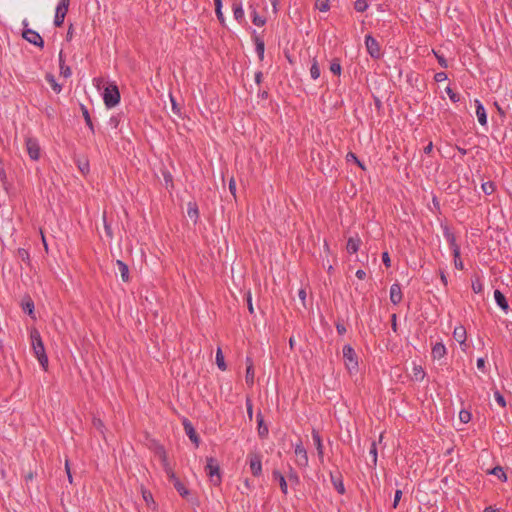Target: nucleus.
Returning a JSON list of instances; mask_svg holds the SVG:
<instances>
[{
  "label": "nucleus",
  "instance_id": "nucleus-33",
  "mask_svg": "<svg viewBox=\"0 0 512 512\" xmlns=\"http://www.w3.org/2000/svg\"><path fill=\"white\" fill-rule=\"evenodd\" d=\"M216 364L221 371H225L227 369L225 358L220 347H218L216 351Z\"/></svg>",
  "mask_w": 512,
  "mask_h": 512
},
{
  "label": "nucleus",
  "instance_id": "nucleus-26",
  "mask_svg": "<svg viewBox=\"0 0 512 512\" xmlns=\"http://www.w3.org/2000/svg\"><path fill=\"white\" fill-rule=\"evenodd\" d=\"M232 10L234 18L239 22L242 23L244 21V10L242 7V3L239 1H234L232 4Z\"/></svg>",
  "mask_w": 512,
  "mask_h": 512
},
{
  "label": "nucleus",
  "instance_id": "nucleus-31",
  "mask_svg": "<svg viewBox=\"0 0 512 512\" xmlns=\"http://www.w3.org/2000/svg\"><path fill=\"white\" fill-rule=\"evenodd\" d=\"M412 380H415V381H422L426 375L423 367L421 365H416L414 364L413 366V369H412Z\"/></svg>",
  "mask_w": 512,
  "mask_h": 512
},
{
  "label": "nucleus",
  "instance_id": "nucleus-61",
  "mask_svg": "<svg viewBox=\"0 0 512 512\" xmlns=\"http://www.w3.org/2000/svg\"><path fill=\"white\" fill-rule=\"evenodd\" d=\"M247 307H248L249 313L253 314L254 313V308H253L252 297H251V293L250 292L247 293Z\"/></svg>",
  "mask_w": 512,
  "mask_h": 512
},
{
  "label": "nucleus",
  "instance_id": "nucleus-20",
  "mask_svg": "<svg viewBox=\"0 0 512 512\" xmlns=\"http://www.w3.org/2000/svg\"><path fill=\"white\" fill-rule=\"evenodd\" d=\"M453 337L460 345H466L467 332L465 327L463 325L455 327Z\"/></svg>",
  "mask_w": 512,
  "mask_h": 512
},
{
  "label": "nucleus",
  "instance_id": "nucleus-49",
  "mask_svg": "<svg viewBox=\"0 0 512 512\" xmlns=\"http://www.w3.org/2000/svg\"><path fill=\"white\" fill-rule=\"evenodd\" d=\"M433 53L439 63V65L443 68H447L448 67V62L446 60V58L444 57L443 54H440L439 52L433 50Z\"/></svg>",
  "mask_w": 512,
  "mask_h": 512
},
{
  "label": "nucleus",
  "instance_id": "nucleus-14",
  "mask_svg": "<svg viewBox=\"0 0 512 512\" xmlns=\"http://www.w3.org/2000/svg\"><path fill=\"white\" fill-rule=\"evenodd\" d=\"M403 294L399 283H394L390 287V301L397 305L402 301Z\"/></svg>",
  "mask_w": 512,
  "mask_h": 512
},
{
  "label": "nucleus",
  "instance_id": "nucleus-54",
  "mask_svg": "<svg viewBox=\"0 0 512 512\" xmlns=\"http://www.w3.org/2000/svg\"><path fill=\"white\" fill-rule=\"evenodd\" d=\"M459 417L463 423H468L471 419V414L466 410H462L460 411Z\"/></svg>",
  "mask_w": 512,
  "mask_h": 512
},
{
  "label": "nucleus",
  "instance_id": "nucleus-64",
  "mask_svg": "<svg viewBox=\"0 0 512 512\" xmlns=\"http://www.w3.org/2000/svg\"><path fill=\"white\" fill-rule=\"evenodd\" d=\"M355 276L359 279V280H363L365 279L366 277V272L362 269H358L355 273Z\"/></svg>",
  "mask_w": 512,
  "mask_h": 512
},
{
  "label": "nucleus",
  "instance_id": "nucleus-46",
  "mask_svg": "<svg viewBox=\"0 0 512 512\" xmlns=\"http://www.w3.org/2000/svg\"><path fill=\"white\" fill-rule=\"evenodd\" d=\"M17 256L19 259H21L23 262L29 264L30 263V254L28 252V250L24 249V248H19L17 250Z\"/></svg>",
  "mask_w": 512,
  "mask_h": 512
},
{
  "label": "nucleus",
  "instance_id": "nucleus-58",
  "mask_svg": "<svg viewBox=\"0 0 512 512\" xmlns=\"http://www.w3.org/2000/svg\"><path fill=\"white\" fill-rule=\"evenodd\" d=\"M229 191L233 195V197L236 199V182L233 177L229 180Z\"/></svg>",
  "mask_w": 512,
  "mask_h": 512
},
{
  "label": "nucleus",
  "instance_id": "nucleus-15",
  "mask_svg": "<svg viewBox=\"0 0 512 512\" xmlns=\"http://www.w3.org/2000/svg\"><path fill=\"white\" fill-rule=\"evenodd\" d=\"M252 39L255 44L256 53H257L259 59L262 61L264 58L265 43H264L263 39L259 35L256 34L255 30L253 31Z\"/></svg>",
  "mask_w": 512,
  "mask_h": 512
},
{
  "label": "nucleus",
  "instance_id": "nucleus-25",
  "mask_svg": "<svg viewBox=\"0 0 512 512\" xmlns=\"http://www.w3.org/2000/svg\"><path fill=\"white\" fill-rule=\"evenodd\" d=\"M257 424L259 437L261 439L266 438L268 436L269 430L268 426L264 423V418L260 412L257 414Z\"/></svg>",
  "mask_w": 512,
  "mask_h": 512
},
{
  "label": "nucleus",
  "instance_id": "nucleus-43",
  "mask_svg": "<svg viewBox=\"0 0 512 512\" xmlns=\"http://www.w3.org/2000/svg\"><path fill=\"white\" fill-rule=\"evenodd\" d=\"M142 496H143V499L146 502L147 506L150 507L152 505L154 509L156 508V503H155L152 493L150 491L143 490Z\"/></svg>",
  "mask_w": 512,
  "mask_h": 512
},
{
  "label": "nucleus",
  "instance_id": "nucleus-63",
  "mask_svg": "<svg viewBox=\"0 0 512 512\" xmlns=\"http://www.w3.org/2000/svg\"><path fill=\"white\" fill-rule=\"evenodd\" d=\"M391 327L394 332L397 331V316H396V314H392V316H391Z\"/></svg>",
  "mask_w": 512,
  "mask_h": 512
},
{
  "label": "nucleus",
  "instance_id": "nucleus-11",
  "mask_svg": "<svg viewBox=\"0 0 512 512\" xmlns=\"http://www.w3.org/2000/svg\"><path fill=\"white\" fill-rule=\"evenodd\" d=\"M182 425H183L186 435L196 445V447H198L199 443H200V437L197 434L192 423L187 418H184L182 421Z\"/></svg>",
  "mask_w": 512,
  "mask_h": 512
},
{
  "label": "nucleus",
  "instance_id": "nucleus-18",
  "mask_svg": "<svg viewBox=\"0 0 512 512\" xmlns=\"http://www.w3.org/2000/svg\"><path fill=\"white\" fill-rule=\"evenodd\" d=\"M362 241L358 235L355 237H350L346 244V250L349 254H355L358 252Z\"/></svg>",
  "mask_w": 512,
  "mask_h": 512
},
{
  "label": "nucleus",
  "instance_id": "nucleus-53",
  "mask_svg": "<svg viewBox=\"0 0 512 512\" xmlns=\"http://www.w3.org/2000/svg\"><path fill=\"white\" fill-rule=\"evenodd\" d=\"M120 121H121V118H120V115H115V116H112L110 119H109V125L114 128V129H117L119 124H120Z\"/></svg>",
  "mask_w": 512,
  "mask_h": 512
},
{
  "label": "nucleus",
  "instance_id": "nucleus-37",
  "mask_svg": "<svg viewBox=\"0 0 512 512\" xmlns=\"http://www.w3.org/2000/svg\"><path fill=\"white\" fill-rule=\"evenodd\" d=\"M187 214L190 219H193L196 222V220L199 217V211H198V207H197L196 203L190 202L188 204Z\"/></svg>",
  "mask_w": 512,
  "mask_h": 512
},
{
  "label": "nucleus",
  "instance_id": "nucleus-1",
  "mask_svg": "<svg viewBox=\"0 0 512 512\" xmlns=\"http://www.w3.org/2000/svg\"><path fill=\"white\" fill-rule=\"evenodd\" d=\"M31 344L33 352L38 359L41 367L47 371L48 369V357L45 352L44 344L41 335L37 329H32L30 332Z\"/></svg>",
  "mask_w": 512,
  "mask_h": 512
},
{
  "label": "nucleus",
  "instance_id": "nucleus-30",
  "mask_svg": "<svg viewBox=\"0 0 512 512\" xmlns=\"http://www.w3.org/2000/svg\"><path fill=\"white\" fill-rule=\"evenodd\" d=\"M116 265L120 271L121 278L124 282L129 281V268L126 263H124L122 260H117Z\"/></svg>",
  "mask_w": 512,
  "mask_h": 512
},
{
  "label": "nucleus",
  "instance_id": "nucleus-35",
  "mask_svg": "<svg viewBox=\"0 0 512 512\" xmlns=\"http://www.w3.org/2000/svg\"><path fill=\"white\" fill-rule=\"evenodd\" d=\"M59 65H60V74L64 76L65 78H68L71 76L72 72L69 66L65 65L64 59L62 57V52H60L59 55Z\"/></svg>",
  "mask_w": 512,
  "mask_h": 512
},
{
  "label": "nucleus",
  "instance_id": "nucleus-44",
  "mask_svg": "<svg viewBox=\"0 0 512 512\" xmlns=\"http://www.w3.org/2000/svg\"><path fill=\"white\" fill-rule=\"evenodd\" d=\"M346 161L347 162H350V161H353L354 163H356L362 170H366V167L365 165L358 159V157L356 156L355 153L353 152H348L346 154Z\"/></svg>",
  "mask_w": 512,
  "mask_h": 512
},
{
  "label": "nucleus",
  "instance_id": "nucleus-17",
  "mask_svg": "<svg viewBox=\"0 0 512 512\" xmlns=\"http://www.w3.org/2000/svg\"><path fill=\"white\" fill-rule=\"evenodd\" d=\"M447 350L442 342H437L433 345L431 355L434 360H440L445 357Z\"/></svg>",
  "mask_w": 512,
  "mask_h": 512
},
{
  "label": "nucleus",
  "instance_id": "nucleus-40",
  "mask_svg": "<svg viewBox=\"0 0 512 512\" xmlns=\"http://www.w3.org/2000/svg\"><path fill=\"white\" fill-rule=\"evenodd\" d=\"M157 454L159 455V457L161 459L163 469L166 468V467H170V464H169V461H168V456H167L166 450L164 449L163 446H160L158 448Z\"/></svg>",
  "mask_w": 512,
  "mask_h": 512
},
{
  "label": "nucleus",
  "instance_id": "nucleus-29",
  "mask_svg": "<svg viewBox=\"0 0 512 512\" xmlns=\"http://www.w3.org/2000/svg\"><path fill=\"white\" fill-rule=\"evenodd\" d=\"M287 478L292 486L300 485V477L296 470L290 465L288 467Z\"/></svg>",
  "mask_w": 512,
  "mask_h": 512
},
{
  "label": "nucleus",
  "instance_id": "nucleus-59",
  "mask_svg": "<svg viewBox=\"0 0 512 512\" xmlns=\"http://www.w3.org/2000/svg\"><path fill=\"white\" fill-rule=\"evenodd\" d=\"M382 261H383V264L389 268L391 266V260H390V256H389V253L387 251L383 252L382 253Z\"/></svg>",
  "mask_w": 512,
  "mask_h": 512
},
{
  "label": "nucleus",
  "instance_id": "nucleus-23",
  "mask_svg": "<svg viewBox=\"0 0 512 512\" xmlns=\"http://www.w3.org/2000/svg\"><path fill=\"white\" fill-rule=\"evenodd\" d=\"M494 298L497 303V305L504 311L508 312L509 310V304L505 297V295L498 289L494 291Z\"/></svg>",
  "mask_w": 512,
  "mask_h": 512
},
{
  "label": "nucleus",
  "instance_id": "nucleus-32",
  "mask_svg": "<svg viewBox=\"0 0 512 512\" xmlns=\"http://www.w3.org/2000/svg\"><path fill=\"white\" fill-rule=\"evenodd\" d=\"M330 71L336 75V76H340L341 75V72H342V66H341V61L339 58H333L330 62V67H329Z\"/></svg>",
  "mask_w": 512,
  "mask_h": 512
},
{
  "label": "nucleus",
  "instance_id": "nucleus-34",
  "mask_svg": "<svg viewBox=\"0 0 512 512\" xmlns=\"http://www.w3.org/2000/svg\"><path fill=\"white\" fill-rule=\"evenodd\" d=\"M46 81L50 84L51 88L53 89V91L55 93H60L61 90H62V85H60L59 83H57L54 75L48 73L46 74Z\"/></svg>",
  "mask_w": 512,
  "mask_h": 512
},
{
  "label": "nucleus",
  "instance_id": "nucleus-45",
  "mask_svg": "<svg viewBox=\"0 0 512 512\" xmlns=\"http://www.w3.org/2000/svg\"><path fill=\"white\" fill-rule=\"evenodd\" d=\"M368 8V1L367 0H356L354 2V9L357 12H365Z\"/></svg>",
  "mask_w": 512,
  "mask_h": 512
},
{
  "label": "nucleus",
  "instance_id": "nucleus-55",
  "mask_svg": "<svg viewBox=\"0 0 512 512\" xmlns=\"http://www.w3.org/2000/svg\"><path fill=\"white\" fill-rule=\"evenodd\" d=\"M401 497H402V491L401 490H396L395 491V496H394V501H393V504H392V507L394 509H396L398 507V504L401 500Z\"/></svg>",
  "mask_w": 512,
  "mask_h": 512
},
{
  "label": "nucleus",
  "instance_id": "nucleus-51",
  "mask_svg": "<svg viewBox=\"0 0 512 512\" xmlns=\"http://www.w3.org/2000/svg\"><path fill=\"white\" fill-rule=\"evenodd\" d=\"M446 93L448 94L450 100L454 103L460 101V95L456 92H454L450 87L446 88Z\"/></svg>",
  "mask_w": 512,
  "mask_h": 512
},
{
  "label": "nucleus",
  "instance_id": "nucleus-13",
  "mask_svg": "<svg viewBox=\"0 0 512 512\" xmlns=\"http://www.w3.org/2000/svg\"><path fill=\"white\" fill-rule=\"evenodd\" d=\"M272 479L273 481H277L279 483L281 492L286 496L288 494V484L284 474L279 470L274 469L272 471Z\"/></svg>",
  "mask_w": 512,
  "mask_h": 512
},
{
  "label": "nucleus",
  "instance_id": "nucleus-7",
  "mask_svg": "<svg viewBox=\"0 0 512 512\" xmlns=\"http://www.w3.org/2000/svg\"><path fill=\"white\" fill-rule=\"evenodd\" d=\"M70 0H60L55 12L54 17V25L56 27H61L64 23V19L66 17V14L68 12Z\"/></svg>",
  "mask_w": 512,
  "mask_h": 512
},
{
  "label": "nucleus",
  "instance_id": "nucleus-47",
  "mask_svg": "<svg viewBox=\"0 0 512 512\" xmlns=\"http://www.w3.org/2000/svg\"><path fill=\"white\" fill-rule=\"evenodd\" d=\"M481 188L486 195H490L495 191V184L492 181H487L482 184Z\"/></svg>",
  "mask_w": 512,
  "mask_h": 512
},
{
  "label": "nucleus",
  "instance_id": "nucleus-8",
  "mask_svg": "<svg viewBox=\"0 0 512 512\" xmlns=\"http://www.w3.org/2000/svg\"><path fill=\"white\" fill-rule=\"evenodd\" d=\"M295 456H296V465L299 468H306L308 466V454L303 446L301 440L295 445Z\"/></svg>",
  "mask_w": 512,
  "mask_h": 512
},
{
  "label": "nucleus",
  "instance_id": "nucleus-9",
  "mask_svg": "<svg viewBox=\"0 0 512 512\" xmlns=\"http://www.w3.org/2000/svg\"><path fill=\"white\" fill-rule=\"evenodd\" d=\"M22 37L29 43H31L39 48L44 47L43 38L41 37V35L38 32L34 31L33 29H30V28L24 29L22 32Z\"/></svg>",
  "mask_w": 512,
  "mask_h": 512
},
{
  "label": "nucleus",
  "instance_id": "nucleus-19",
  "mask_svg": "<svg viewBox=\"0 0 512 512\" xmlns=\"http://www.w3.org/2000/svg\"><path fill=\"white\" fill-rule=\"evenodd\" d=\"M21 307L22 310L27 313L32 318H35L34 316V302L32 298L29 295H25L21 300Z\"/></svg>",
  "mask_w": 512,
  "mask_h": 512
},
{
  "label": "nucleus",
  "instance_id": "nucleus-3",
  "mask_svg": "<svg viewBox=\"0 0 512 512\" xmlns=\"http://www.w3.org/2000/svg\"><path fill=\"white\" fill-rule=\"evenodd\" d=\"M205 471L207 476L209 477L211 483L214 486H218L221 484V474H220V466L218 461L213 457L207 458V463L205 466Z\"/></svg>",
  "mask_w": 512,
  "mask_h": 512
},
{
  "label": "nucleus",
  "instance_id": "nucleus-62",
  "mask_svg": "<svg viewBox=\"0 0 512 512\" xmlns=\"http://www.w3.org/2000/svg\"><path fill=\"white\" fill-rule=\"evenodd\" d=\"M170 98H171V103H172V110L176 114H180V108H179L178 104L176 103V101L174 100L173 96L170 95Z\"/></svg>",
  "mask_w": 512,
  "mask_h": 512
},
{
  "label": "nucleus",
  "instance_id": "nucleus-42",
  "mask_svg": "<svg viewBox=\"0 0 512 512\" xmlns=\"http://www.w3.org/2000/svg\"><path fill=\"white\" fill-rule=\"evenodd\" d=\"M315 8L320 12H327L330 9V1L329 0H316Z\"/></svg>",
  "mask_w": 512,
  "mask_h": 512
},
{
  "label": "nucleus",
  "instance_id": "nucleus-4",
  "mask_svg": "<svg viewBox=\"0 0 512 512\" xmlns=\"http://www.w3.org/2000/svg\"><path fill=\"white\" fill-rule=\"evenodd\" d=\"M103 99L107 108H112L120 102V92L115 84L107 86L103 93Z\"/></svg>",
  "mask_w": 512,
  "mask_h": 512
},
{
  "label": "nucleus",
  "instance_id": "nucleus-36",
  "mask_svg": "<svg viewBox=\"0 0 512 512\" xmlns=\"http://www.w3.org/2000/svg\"><path fill=\"white\" fill-rule=\"evenodd\" d=\"M174 488L183 498H186L190 494L189 489L180 480L174 483Z\"/></svg>",
  "mask_w": 512,
  "mask_h": 512
},
{
  "label": "nucleus",
  "instance_id": "nucleus-39",
  "mask_svg": "<svg viewBox=\"0 0 512 512\" xmlns=\"http://www.w3.org/2000/svg\"><path fill=\"white\" fill-rule=\"evenodd\" d=\"M310 75L313 80H316L320 77V67L316 58H313L312 65L310 68Z\"/></svg>",
  "mask_w": 512,
  "mask_h": 512
},
{
  "label": "nucleus",
  "instance_id": "nucleus-52",
  "mask_svg": "<svg viewBox=\"0 0 512 512\" xmlns=\"http://www.w3.org/2000/svg\"><path fill=\"white\" fill-rule=\"evenodd\" d=\"M494 397H495L496 402L501 407H505L506 406L505 398H504V396L498 390L494 392Z\"/></svg>",
  "mask_w": 512,
  "mask_h": 512
},
{
  "label": "nucleus",
  "instance_id": "nucleus-56",
  "mask_svg": "<svg viewBox=\"0 0 512 512\" xmlns=\"http://www.w3.org/2000/svg\"><path fill=\"white\" fill-rule=\"evenodd\" d=\"M447 74L445 72H437L435 75H434V80L436 82H443V81H446L447 80Z\"/></svg>",
  "mask_w": 512,
  "mask_h": 512
},
{
  "label": "nucleus",
  "instance_id": "nucleus-22",
  "mask_svg": "<svg viewBox=\"0 0 512 512\" xmlns=\"http://www.w3.org/2000/svg\"><path fill=\"white\" fill-rule=\"evenodd\" d=\"M475 106H476V115H477L478 121L482 126H485L487 124L486 110H485L483 104L478 99L475 100Z\"/></svg>",
  "mask_w": 512,
  "mask_h": 512
},
{
  "label": "nucleus",
  "instance_id": "nucleus-10",
  "mask_svg": "<svg viewBox=\"0 0 512 512\" xmlns=\"http://www.w3.org/2000/svg\"><path fill=\"white\" fill-rule=\"evenodd\" d=\"M25 142L29 157L32 160H38L40 158V146L37 139L28 137Z\"/></svg>",
  "mask_w": 512,
  "mask_h": 512
},
{
  "label": "nucleus",
  "instance_id": "nucleus-41",
  "mask_svg": "<svg viewBox=\"0 0 512 512\" xmlns=\"http://www.w3.org/2000/svg\"><path fill=\"white\" fill-rule=\"evenodd\" d=\"M452 254H453V257H454L455 268L458 269V270H462L464 268V265H463V261L461 260V257H460V248L459 249H454L452 251Z\"/></svg>",
  "mask_w": 512,
  "mask_h": 512
},
{
  "label": "nucleus",
  "instance_id": "nucleus-28",
  "mask_svg": "<svg viewBox=\"0 0 512 512\" xmlns=\"http://www.w3.org/2000/svg\"><path fill=\"white\" fill-rule=\"evenodd\" d=\"M488 474L496 476L501 482L507 481V475L502 466H495L487 471Z\"/></svg>",
  "mask_w": 512,
  "mask_h": 512
},
{
  "label": "nucleus",
  "instance_id": "nucleus-6",
  "mask_svg": "<svg viewBox=\"0 0 512 512\" xmlns=\"http://www.w3.org/2000/svg\"><path fill=\"white\" fill-rule=\"evenodd\" d=\"M247 461L251 470V473L255 477H259L262 474V457L257 452H250L247 455Z\"/></svg>",
  "mask_w": 512,
  "mask_h": 512
},
{
  "label": "nucleus",
  "instance_id": "nucleus-16",
  "mask_svg": "<svg viewBox=\"0 0 512 512\" xmlns=\"http://www.w3.org/2000/svg\"><path fill=\"white\" fill-rule=\"evenodd\" d=\"M246 375H245V381H246V384L250 387L253 386L254 384V376H255V373H254V364H253V360L251 357H246Z\"/></svg>",
  "mask_w": 512,
  "mask_h": 512
},
{
  "label": "nucleus",
  "instance_id": "nucleus-57",
  "mask_svg": "<svg viewBox=\"0 0 512 512\" xmlns=\"http://www.w3.org/2000/svg\"><path fill=\"white\" fill-rule=\"evenodd\" d=\"M104 230H105L107 237L112 239L113 238L112 228H111V225L107 223L105 217H104Z\"/></svg>",
  "mask_w": 512,
  "mask_h": 512
},
{
  "label": "nucleus",
  "instance_id": "nucleus-50",
  "mask_svg": "<svg viewBox=\"0 0 512 512\" xmlns=\"http://www.w3.org/2000/svg\"><path fill=\"white\" fill-rule=\"evenodd\" d=\"M472 290L477 294L481 293L483 290V285L478 277L472 281Z\"/></svg>",
  "mask_w": 512,
  "mask_h": 512
},
{
  "label": "nucleus",
  "instance_id": "nucleus-21",
  "mask_svg": "<svg viewBox=\"0 0 512 512\" xmlns=\"http://www.w3.org/2000/svg\"><path fill=\"white\" fill-rule=\"evenodd\" d=\"M312 439L317 449V454L319 456V459L323 461L324 458V451H323V444H322V438L319 434V432L315 429L312 430Z\"/></svg>",
  "mask_w": 512,
  "mask_h": 512
},
{
  "label": "nucleus",
  "instance_id": "nucleus-24",
  "mask_svg": "<svg viewBox=\"0 0 512 512\" xmlns=\"http://www.w3.org/2000/svg\"><path fill=\"white\" fill-rule=\"evenodd\" d=\"M443 234H444V237L446 238L447 242L449 243V246L452 251L454 249L460 248L459 245L456 243L455 234L450 230V228L448 226L443 227Z\"/></svg>",
  "mask_w": 512,
  "mask_h": 512
},
{
  "label": "nucleus",
  "instance_id": "nucleus-38",
  "mask_svg": "<svg viewBox=\"0 0 512 512\" xmlns=\"http://www.w3.org/2000/svg\"><path fill=\"white\" fill-rule=\"evenodd\" d=\"M251 16L254 25L262 27L266 24V18L260 16L255 9L252 11Z\"/></svg>",
  "mask_w": 512,
  "mask_h": 512
},
{
  "label": "nucleus",
  "instance_id": "nucleus-27",
  "mask_svg": "<svg viewBox=\"0 0 512 512\" xmlns=\"http://www.w3.org/2000/svg\"><path fill=\"white\" fill-rule=\"evenodd\" d=\"M80 109H81V112H82V115L84 117L86 125L88 126L89 130L91 131V133L95 134L94 124L92 122V119H91V116H90V113H89L87 107L85 105L81 104L80 105Z\"/></svg>",
  "mask_w": 512,
  "mask_h": 512
},
{
  "label": "nucleus",
  "instance_id": "nucleus-2",
  "mask_svg": "<svg viewBox=\"0 0 512 512\" xmlns=\"http://www.w3.org/2000/svg\"><path fill=\"white\" fill-rule=\"evenodd\" d=\"M344 364L350 374L358 371V357L354 348L350 344L343 347Z\"/></svg>",
  "mask_w": 512,
  "mask_h": 512
},
{
  "label": "nucleus",
  "instance_id": "nucleus-60",
  "mask_svg": "<svg viewBox=\"0 0 512 512\" xmlns=\"http://www.w3.org/2000/svg\"><path fill=\"white\" fill-rule=\"evenodd\" d=\"M215 13H216L217 19L219 20L220 24L222 26H225V18L222 13V9H215Z\"/></svg>",
  "mask_w": 512,
  "mask_h": 512
},
{
  "label": "nucleus",
  "instance_id": "nucleus-5",
  "mask_svg": "<svg viewBox=\"0 0 512 512\" xmlns=\"http://www.w3.org/2000/svg\"><path fill=\"white\" fill-rule=\"evenodd\" d=\"M365 46L371 58L380 59L382 57L380 44L371 34L365 36Z\"/></svg>",
  "mask_w": 512,
  "mask_h": 512
},
{
  "label": "nucleus",
  "instance_id": "nucleus-12",
  "mask_svg": "<svg viewBox=\"0 0 512 512\" xmlns=\"http://www.w3.org/2000/svg\"><path fill=\"white\" fill-rule=\"evenodd\" d=\"M330 479H331V483L333 485V487L335 488V490L343 495L345 494V487H344V483H343V478H342V475L340 472H336V473H333V472H330Z\"/></svg>",
  "mask_w": 512,
  "mask_h": 512
},
{
  "label": "nucleus",
  "instance_id": "nucleus-48",
  "mask_svg": "<svg viewBox=\"0 0 512 512\" xmlns=\"http://www.w3.org/2000/svg\"><path fill=\"white\" fill-rule=\"evenodd\" d=\"M369 453L372 456V465L371 466L375 467L377 465V445H376L375 441H373L371 443Z\"/></svg>",
  "mask_w": 512,
  "mask_h": 512
}]
</instances>
